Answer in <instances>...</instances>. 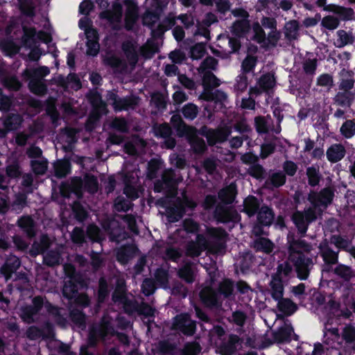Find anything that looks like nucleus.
Segmentation results:
<instances>
[{"instance_id":"obj_1","label":"nucleus","mask_w":355,"mask_h":355,"mask_svg":"<svg viewBox=\"0 0 355 355\" xmlns=\"http://www.w3.org/2000/svg\"><path fill=\"white\" fill-rule=\"evenodd\" d=\"M206 236L207 238L203 234H198L196 241L187 243V255L198 257L205 250L211 253H223L225 248V232L220 228H207Z\"/></svg>"},{"instance_id":"obj_2","label":"nucleus","mask_w":355,"mask_h":355,"mask_svg":"<svg viewBox=\"0 0 355 355\" xmlns=\"http://www.w3.org/2000/svg\"><path fill=\"white\" fill-rule=\"evenodd\" d=\"M292 272V267L288 263H284L278 266L275 275L272 277L270 283V291L272 297L279 300L277 304L278 310L283 314L290 315L297 310V306L289 299H282L284 293L283 282Z\"/></svg>"},{"instance_id":"obj_3","label":"nucleus","mask_w":355,"mask_h":355,"mask_svg":"<svg viewBox=\"0 0 355 355\" xmlns=\"http://www.w3.org/2000/svg\"><path fill=\"white\" fill-rule=\"evenodd\" d=\"M289 260L295 267L297 276L300 279H306L314 262L313 256H309L311 247L302 241H291L288 237Z\"/></svg>"},{"instance_id":"obj_4","label":"nucleus","mask_w":355,"mask_h":355,"mask_svg":"<svg viewBox=\"0 0 355 355\" xmlns=\"http://www.w3.org/2000/svg\"><path fill=\"white\" fill-rule=\"evenodd\" d=\"M125 8V21L127 29H131L137 18V8L132 0H116L112 4V10L102 12L101 18L105 19L112 25L114 28H117L121 21L123 8Z\"/></svg>"},{"instance_id":"obj_5","label":"nucleus","mask_w":355,"mask_h":355,"mask_svg":"<svg viewBox=\"0 0 355 355\" xmlns=\"http://www.w3.org/2000/svg\"><path fill=\"white\" fill-rule=\"evenodd\" d=\"M47 312L53 318L55 322L64 325L65 320L62 316L61 310L53 306L48 302H44L42 297H35L33 299V306L23 307L20 309L21 319L27 322H35L37 319L40 312Z\"/></svg>"},{"instance_id":"obj_6","label":"nucleus","mask_w":355,"mask_h":355,"mask_svg":"<svg viewBox=\"0 0 355 355\" xmlns=\"http://www.w3.org/2000/svg\"><path fill=\"white\" fill-rule=\"evenodd\" d=\"M64 270L68 276L63 287V295L68 299L74 300L75 302L82 306L89 304V298L86 295L78 294V290L86 286L84 281H79L75 274V269L71 265H64Z\"/></svg>"},{"instance_id":"obj_7","label":"nucleus","mask_w":355,"mask_h":355,"mask_svg":"<svg viewBox=\"0 0 355 355\" xmlns=\"http://www.w3.org/2000/svg\"><path fill=\"white\" fill-rule=\"evenodd\" d=\"M24 36L22 39L23 45L30 49L28 58L31 60L37 61L42 54V50L38 47L37 40L44 43L51 41V37L49 33L39 31L37 33L34 28L23 27Z\"/></svg>"},{"instance_id":"obj_8","label":"nucleus","mask_w":355,"mask_h":355,"mask_svg":"<svg viewBox=\"0 0 355 355\" xmlns=\"http://www.w3.org/2000/svg\"><path fill=\"white\" fill-rule=\"evenodd\" d=\"M103 231L95 225H90L87 227V236L93 241L100 242L105 239L104 233L110 235V239L119 242L125 238V234H121V230L118 227V223L115 220H108L103 224Z\"/></svg>"},{"instance_id":"obj_9","label":"nucleus","mask_w":355,"mask_h":355,"mask_svg":"<svg viewBox=\"0 0 355 355\" xmlns=\"http://www.w3.org/2000/svg\"><path fill=\"white\" fill-rule=\"evenodd\" d=\"M123 49L128 60V64L121 61L115 55L107 56L105 61L107 64L119 71H128L129 69L132 70L135 67L138 60L137 46L132 42L128 41L123 43Z\"/></svg>"},{"instance_id":"obj_10","label":"nucleus","mask_w":355,"mask_h":355,"mask_svg":"<svg viewBox=\"0 0 355 355\" xmlns=\"http://www.w3.org/2000/svg\"><path fill=\"white\" fill-rule=\"evenodd\" d=\"M112 313L114 315L106 313L101 323L92 328L89 334V345H94L98 340H105L107 337L114 335L115 331L113 328V318L117 314L114 311Z\"/></svg>"},{"instance_id":"obj_11","label":"nucleus","mask_w":355,"mask_h":355,"mask_svg":"<svg viewBox=\"0 0 355 355\" xmlns=\"http://www.w3.org/2000/svg\"><path fill=\"white\" fill-rule=\"evenodd\" d=\"M50 71L47 67H40L35 69H26L24 75L30 79L29 88L32 92L36 94H43L46 92V86L41 80L46 76Z\"/></svg>"},{"instance_id":"obj_12","label":"nucleus","mask_w":355,"mask_h":355,"mask_svg":"<svg viewBox=\"0 0 355 355\" xmlns=\"http://www.w3.org/2000/svg\"><path fill=\"white\" fill-rule=\"evenodd\" d=\"M196 204L189 199L185 193H182V198H178L173 207H168L166 209V214L168 221L173 223L181 218L185 212L186 208L193 209Z\"/></svg>"},{"instance_id":"obj_13","label":"nucleus","mask_w":355,"mask_h":355,"mask_svg":"<svg viewBox=\"0 0 355 355\" xmlns=\"http://www.w3.org/2000/svg\"><path fill=\"white\" fill-rule=\"evenodd\" d=\"M80 28L85 31L87 42V54L96 55L99 51L97 31L90 27V21L87 17L81 18L78 23Z\"/></svg>"},{"instance_id":"obj_14","label":"nucleus","mask_w":355,"mask_h":355,"mask_svg":"<svg viewBox=\"0 0 355 355\" xmlns=\"http://www.w3.org/2000/svg\"><path fill=\"white\" fill-rule=\"evenodd\" d=\"M88 98L93 106V111L89 117L86 128L87 130H91L94 126L93 123L98 119L101 114L106 113V106L101 100L100 94L96 91L90 92Z\"/></svg>"},{"instance_id":"obj_15","label":"nucleus","mask_w":355,"mask_h":355,"mask_svg":"<svg viewBox=\"0 0 355 355\" xmlns=\"http://www.w3.org/2000/svg\"><path fill=\"white\" fill-rule=\"evenodd\" d=\"M83 189L90 193L96 191L98 189L96 179L94 176L86 175L83 180L79 178H75L71 180L69 185L70 191L74 193L78 198L81 196Z\"/></svg>"},{"instance_id":"obj_16","label":"nucleus","mask_w":355,"mask_h":355,"mask_svg":"<svg viewBox=\"0 0 355 355\" xmlns=\"http://www.w3.org/2000/svg\"><path fill=\"white\" fill-rule=\"evenodd\" d=\"M316 218V213L313 208H309L304 213L296 211L293 216V220L301 234L306 232L309 223Z\"/></svg>"},{"instance_id":"obj_17","label":"nucleus","mask_w":355,"mask_h":355,"mask_svg":"<svg viewBox=\"0 0 355 355\" xmlns=\"http://www.w3.org/2000/svg\"><path fill=\"white\" fill-rule=\"evenodd\" d=\"M107 100L109 103L113 105L114 110L116 111L132 108L138 103V98L136 97L131 96L120 98L113 92L107 93Z\"/></svg>"},{"instance_id":"obj_18","label":"nucleus","mask_w":355,"mask_h":355,"mask_svg":"<svg viewBox=\"0 0 355 355\" xmlns=\"http://www.w3.org/2000/svg\"><path fill=\"white\" fill-rule=\"evenodd\" d=\"M199 133L205 136L207 139L208 143L210 145L215 144L217 142H221L226 139L230 133L229 128L225 127L218 130H210L207 127H203L200 129Z\"/></svg>"},{"instance_id":"obj_19","label":"nucleus","mask_w":355,"mask_h":355,"mask_svg":"<svg viewBox=\"0 0 355 355\" xmlns=\"http://www.w3.org/2000/svg\"><path fill=\"white\" fill-rule=\"evenodd\" d=\"M173 327L184 334L191 336L195 331L196 324L188 314H180L175 317Z\"/></svg>"},{"instance_id":"obj_20","label":"nucleus","mask_w":355,"mask_h":355,"mask_svg":"<svg viewBox=\"0 0 355 355\" xmlns=\"http://www.w3.org/2000/svg\"><path fill=\"white\" fill-rule=\"evenodd\" d=\"M113 300L123 305L125 312L130 313L135 308V304L128 300L125 294L124 281L118 279L116 288L113 293Z\"/></svg>"},{"instance_id":"obj_21","label":"nucleus","mask_w":355,"mask_h":355,"mask_svg":"<svg viewBox=\"0 0 355 355\" xmlns=\"http://www.w3.org/2000/svg\"><path fill=\"white\" fill-rule=\"evenodd\" d=\"M334 197V192L329 188L322 190L319 193L312 192L309 196V200L314 207V209L324 206L326 207L331 203Z\"/></svg>"},{"instance_id":"obj_22","label":"nucleus","mask_w":355,"mask_h":355,"mask_svg":"<svg viewBox=\"0 0 355 355\" xmlns=\"http://www.w3.org/2000/svg\"><path fill=\"white\" fill-rule=\"evenodd\" d=\"M232 14L241 19L234 22L232 26V32L236 35H241L249 28V21L248 20V13L243 9H235L232 11Z\"/></svg>"},{"instance_id":"obj_23","label":"nucleus","mask_w":355,"mask_h":355,"mask_svg":"<svg viewBox=\"0 0 355 355\" xmlns=\"http://www.w3.org/2000/svg\"><path fill=\"white\" fill-rule=\"evenodd\" d=\"M327 0H317V4L320 7H324L325 11L334 12L339 16L341 19L349 20L352 18L353 10L352 8H344L335 4L326 5Z\"/></svg>"},{"instance_id":"obj_24","label":"nucleus","mask_w":355,"mask_h":355,"mask_svg":"<svg viewBox=\"0 0 355 355\" xmlns=\"http://www.w3.org/2000/svg\"><path fill=\"white\" fill-rule=\"evenodd\" d=\"M275 85V79L271 73L262 76L257 85L250 89V94H259L263 92H268Z\"/></svg>"},{"instance_id":"obj_25","label":"nucleus","mask_w":355,"mask_h":355,"mask_svg":"<svg viewBox=\"0 0 355 355\" xmlns=\"http://www.w3.org/2000/svg\"><path fill=\"white\" fill-rule=\"evenodd\" d=\"M155 135L165 139L164 146L168 148H172L175 146V139L171 137V129L167 124H162L154 127Z\"/></svg>"},{"instance_id":"obj_26","label":"nucleus","mask_w":355,"mask_h":355,"mask_svg":"<svg viewBox=\"0 0 355 355\" xmlns=\"http://www.w3.org/2000/svg\"><path fill=\"white\" fill-rule=\"evenodd\" d=\"M171 123L179 135L191 137L195 135V128L187 125L179 114H175L171 117Z\"/></svg>"},{"instance_id":"obj_27","label":"nucleus","mask_w":355,"mask_h":355,"mask_svg":"<svg viewBox=\"0 0 355 355\" xmlns=\"http://www.w3.org/2000/svg\"><path fill=\"white\" fill-rule=\"evenodd\" d=\"M215 215L218 220L223 223L239 220L238 213L232 208L218 206L216 209Z\"/></svg>"},{"instance_id":"obj_28","label":"nucleus","mask_w":355,"mask_h":355,"mask_svg":"<svg viewBox=\"0 0 355 355\" xmlns=\"http://www.w3.org/2000/svg\"><path fill=\"white\" fill-rule=\"evenodd\" d=\"M137 178V172H133L130 177L128 175H125L124 181L125 186L124 188V193L129 198L136 199L139 196L137 189L134 185H132V184L136 182V179Z\"/></svg>"},{"instance_id":"obj_29","label":"nucleus","mask_w":355,"mask_h":355,"mask_svg":"<svg viewBox=\"0 0 355 355\" xmlns=\"http://www.w3.org/2000/svg\"><path fill=\"white\" fill-rule=\"evenodd\" d=\"M20 266V261L16 256H10L6 263L1 268L0 271L4 275L6 280H8L11 274L15 272Z\"/></svg>"},{"instance_id":"obj_30","label":"nucleus","mask_w":355,"mask_h":355,"mask_svg":"<svg viewBox=\"0 0 355 355\" xmlns=\"http://www.w3.org/2000/svg\"><path fill=\"white\" fill-rule=\"evenodd\" d=\"M216 21V17L212 13H208L206 15L205 18L202 21V24H199L196 31L194 33L195 35H200L205 37L206 39L209 40V32L207 28V26H209L211 24L214 23Z\"/></svg>"},{"instance_id":"obj_31","label":"nucleus","mask_w":355,"mask_h":355,"mask_svg":"<svg viewBox=\"0 0 355 355\" xmlns=\"http://www.w3.org/2000/svg\"><path fill=\"white\" fill-rule=\"evenodd\" d=\"M146 146L145 141L139 138L133 137L131 141L127 142L125 146V151L129 155H136L142 152Z\"/></svg>"},{"instance_id":"obj_32","label":"nucleus","mask_w":355,"mask_h":355,"mask_svg":"<svg viewBox=\"0 0 355 355\" xmlns=\"http://www.w3.org/2000/svg\"><path fill=\"white\" fill-rule=\"evenodd\" d=\"M137 249L133 245L123 247L118 250L116 257L119 262L125 264L136 254Z\"/></svg>"},{"instance_id":"obj_33","label":"nucleus","mask_w":355,"mask_h":355,"mask_svg":"<svg viewBox=\"0 0 355 355\" xmlns=\"http://www.w3.org/2000/svg\"><path fill=\"white\" fill-rule=\"evenodd\" d=\"M200 298L207 306L216 305L218 302V295L210 287L204 288L200 292Z\"/></svg>"},{"instance_id":"obj_34","label":"nucleus","mask_w":355,"mask_h":355,"mask_svg":"<svg viewBox=\"0 0 355 355\" xmlns=\"http://www.w3.org/2000/svg\"><path fill=\"white\" fill-rule=\"evenodd\" d=\"M162 180L165 187L169 188L170 194L167 198L172 197L175 193L177 183L173 171L171 169L165 171L162 175Z\"/></svg>"},{"instance_id":"obj_35","label":"nucleus","mask_w":355,"mask_h":355,"mask_svg":"<svg viewBox=\"0 0 355 355\" xmlns=\"http://www.w3.org/2000/svg\"><path fill=\"white\" fill-rule=\"evenodd\" d=\"M27 336L32 340L39 338L42 336H52V327L50 324H46V327L43 329H40L36 327H31L26 332Z\"/></svg>"},{"instance_id":"obj_36","label":"nucleus","mask_w":355,"mask_h":355,"mask_svg":"<svg viewBox=\"0 0 355 355\" xmlns=\"http://www.w3.org/2000/svg\"><path fill=\"white\" fill-rule=\"evenodd\" d=\"M345 150L340 144L332 145L327 151L328 159L331 162L340 160L345 155Z\"/></svg>"},{"instance_id":"obj_37","label":"nucleus","mask_w":355,"mask_h":355,"mask_svg":"<svg viewBox=\"0 0 355 355\" xmlns=\"http://www.w3.org/2000/svg\"><path fill=\"white\" fill-rule=\"evenodd\" d=\"M274 219L272 210L268 207H261L257 215V220L260 224L265 226L271 225Z\"/></svg>"},{"instance_id":"obj_38","label":"nucleus","mask_w":355,"mask_h":355,"mask_svg":"<svg viewBox=\"0 0 355 355\" xmlns=\"http://www.w3.org/2000/svg\"><path fill=\"white\" fill-rule=\"evenodd\" d=\"M236 196V186L234 184H230L226 188L222 189L219 193L218 197L220 200L225 204L232 203Z\"/></svg>"},{"instance_id":"obj_39","label":"nucleus","mask_w":355,"mask_h":355,"mask_svg":"<svg viewBox=\"0 0 355 355\" xmlns=\"http://www.w3.org/2000/svg\"><path fill=\"white\" fill-rule=\"evenodd\" d=\"M243 211L250 217L257 211L259 207V202L255 197L248 196L243 202Z\"/></svg>"},{"instance_id":"obj_40","label":"nucleus","mask_w":355,"mask_h":355,"mask_svg":"<svg viewBox=\"0 0 355 355\" xmlns=\"http://www.w3.org/2000/svg\"><path fill=\"white\" fill-rule=\"evenodd\" d=\"M51 243V239L46 235H43L40 241H36L33 243L31 249V253L33 255L42 253L47 249Z\"/></svg>"},{"instance_id":"obj_41","label":"nucleus","mask_w":355,"mask_h":355,"mask_svg":"<svg viewBox=\"0 0 355 355\" xmlns=\"http://www.w3.org/2000/svg\"><path fill=\"white\" fill-rule=\"evenodd\" d=\"M238 341L236 336H231L229 338L228 343L223 344L218 347V350L221 355H231L235 350V343Z\"/></svg>"},{"instance_id":"obj_42","label":"nucleus","mask_w":355,"mask_h":355,"mask_svg":"<svg viewBox=\"0 0 355 355\" xmlns=\"http://www.w3.org/2000/svg\"><path fill=\"white\" fill-rule=\"evenodd\" d=\"M189 141L192 148L196 153H201L206 148V145L203 139H200L197 136V130L195 129V135L191 137H187Z\"/></svg>"},{"instance_id":"obj_43","label":"nucleus","mask_w":355,"mask_h":355,"mask_svg":"<svg viewBox=\"0 0 355 355\" xmlns=\"http://www.w3.org/2000/svg\"><path fill=\"white\" fill-rule=\"evenodd\" d=\"M54 169L57 177H64L69 173V162L66 160H58L54 164Z\"/></svg>"},{"instance_id":"obj_44","label":"nucleus","mask_w":355,"mask_h":355,"mask_svg":"<svg viewBox=\"0 0 355 355\" xmlns=\"http://www.w3.org/2000/svg\"><path fill=\"white\" fill-rule=\"evenodd\" d=\"M157 45L153 40H148L147 42L139 49L141 55L146 58H151L157 50Z\"/></svg>"},{"instance_id":"obj_45","label":"nucleus","mask_w":355,"mask_h":355,"mask_svg":"<svg viewBox=\"0 0 355 355\" xmlns=\"http://www.w3.org/2000/svg\"><path fill=\"white\" fill-rule=\"evenodd\" d=\"M273 243L266 238H259L254 241V248L257 250L266 253L271 252L273 250Z\"/></svg>"},{"instance_id":"obj_46","label":"nucleus","mask_w":355,"mask_h":355,"mask_svg":"<svg viewBox=\"0 0 355 355\" xmlns=\"http://www.w3.org/2000/svg\"><path fill=\"white\" fill-rule=\"evenodd\" d=\"M338 39L336 40L338 47H343L344 46L352 44L354 41V35L352 33H347L343 30L337 32Z\"/></svg>"},{"instance_id":"obj_47","label":"nucleus","mask_w":355,"mask_h":355,"mask_svg":"<svg viewBox=\"0 0 355 355\" xmlns=\"http://www.w3.org/2000/svg\"><path fill=\"white\" fill-rule=\"evenodd\" d=\"M293 332V329L291 325L285 323L276 333L275 338L279 342H283L288 340L291 336Z\"/></svg>"},{"instance_id":"obj_48","label":"nucleus","mask_w":355,"mask_h":355,"mask_svg":"<svg viewBox=\"0 0 355 355\" xmlns=\"http://www.w3.org/2000/svg\"><path fill=\"white\" fill-rule=\"evenodd\" d=\"M205 5L215 4L217 10L220 13H225L230 8V3L225 0H200Z\"/></svg>"},{"instance_id":"obj_49","label":"nucleus","mask_w":355,"mask_h":355,"mask_svg":"<svg viewBox=\"0 0 355 355\" xmlns=\"http://www.w3.org/2000/svg\"><path fill=\"white\" fill-rule=\"evenodd\" d=\"M18 224L29 236H33L35 234L33 229V221L29 216H24L18 220Z\"/></svg>"},{"instance_id":"obj_50","label":"nucleus","mask_w":355,"mask_h":355,"mask_svg":"<svg viewBox=\"0 0 355 355\" xmlns=\"http://www.w3.org/2000/svg\"><path fill=\"white\" fill-rule=\"evenodd\" d=\"M320 248L322 257L326 263L334 264L337 261L338 256L335 252L326 245H321Z\"/></svg>"},{"instance_id":"obj_51","label":"nucleus","mask_w":355,"mask_h":355,"mask_svg":"<svg viewBox=\"0 0 355 355\" xmlns=\"http://www.w3.org/2000/svg\"><path fill=\"white\" fill-rule=\"evenodd\" d=\"M62 261L60 249L57 251H50L44 256V262L49 266L59 264Z\"/></svg>"},{"instance_id":"obj_52","label":"nucleus","mask_w":355,"mask_h":355,"mask_svg":"<svg viewBox=\"0 0 355 355\" xmlns=\"http://www.w3.org/2000/svg\"><path fill=\"white\" fill-rule=\"evenodd\" d=\"M0 46L2 51L10 56L17 53L19 49V47L10 40L1 41Z\"/></svg>"},{"instance_id":"obj_53","label":"nucleus","mask_w":355,"mask_h":355,"mask_svg":"<svg viewBox=\"0 0 355 355\" xmlns=\"http://www.w3.org/2000/svg\"><path fill=\"white\" fill-rule=\"evenodd\" d=\"M298 23L295 20L287 22L285 25V35L290 40L295 39L298 33Z\"/></svg>"},{"instance_id":"obj_54","label":"nucleus","mask_w":355,"mask_h":355,"mask_svg":"<svg viewBox=\"0 0 355 355\" xmlns=\"http://www.w3.org/2000/svg\"><path fill=\"white\" fill-rule=\"evenodd\" d=\"M22 122V119L19 114H12L9 116L4 121L5 127L8 130H15L19 127Z\"/></svg>"},{"instance_id":"obj_55","label":"nucleus","mask_w":355,"mask_h":355,"mask_svg":"<svg viewBox=\"0 0 355 355\" xmlns=\"http://www.w3.org/2000/svg\"><path fill=\"white\" fill-rule=\"evenodd\" d=\"M159 10H156V13L147 11L143 17L144 24L153 29L159 19Z\"/></svg>"},{"instance_id":"obj_56","label":"nucleus","mask_w":355,"mask_h":355,"mask_svg":"<svg viewBox=\"0 0 355 355\" xmlns=\"http://www.w3.org/2000/svg\"><path fill=\"white\" fill-rule=\"evenodd\" d=\"M202 73L203 76L202 82L205 87H215L219 86V80L211 71H205V73Z\"/></svg>"},{"instance_id":"obj_57","label":"nucleus","mask_w":355,"mask_h":355,"mask_svg":"<svg viewBox=\"0 0 355 355\" xmlns=\"http://www.w3.org/2000/svg\"><path fill=\"white\" fill-rule=\"evenodd\" d=\"M31 166L36 174H44L47 168V161L44 158L34 159L31 162Z\"/></svg>"},{"instance_id":"obj_58","label":"nucleus","mask_w":355,"mask_h":355,"mask_svg":"<svg viewBox=\"0 0 355 355\" xmlns=\"http://www.w3.org/2000/svg\"><path fill=\"white\" fill-rule=\"evenodd\" d=\"M180 277L187 282H192L194 280V271L191 264H186L179 270Z\"/></svg>"},{"instance_id":"obj_59","label":"nucleus","mask_w":355,"mask_h":355,"mask_svg":"<svg viewBox=\"0 0 355 355\" xmlns=\"http://www.w3.org/2000/svg\"><path fill=\"white\" fill-rule=\"evenodd\" d=\"M198 113V107L193 103H188L182 108V114L184 116L190 120L194 119Z\"/></svg>"},{"instance_id":"obj_60","label":"nucleus","mask_w":355,"mask_h":355,"mask_svg":"<svg viewBox=\"0 0 355 355\" xmlns=\"http://www.w3.org/2000/svg\"><path fill=\"white\" fill-rule=\"evenodd\" d=\"M340 132L346 138H351L355 134V122L347 121L341 126Z\"/></svg>"},{"instance_id":"obj_61","label":"nucleus","mask_w":355,"mask_h":355,"mask_svg":"<svg viewBox=\"0 0 355 355\" xmlns=\"http://www.w3.org/2000/svg\"><path fill=\"white\" fill-rule=\"evenodd\" d=\"M206 99L214 101L216 103H220L222 106L225 105V103L227 101V95L222 91L216 90L206 97Z\"/></svg>"},{"instance_id":"obj_62","label":"nucleus","mask_w":355,"mask_h":355,"mask_svg":"<svg viewBox=\"0 0 355 355\" xmlns=\"http://www.w3.org/2000/svg\"><path fill=\"white\" fill-rule=\"evenodd\" d=\"M321 24L322 26L329 30H334L338 26L339 20L337 17L328 15L322 19Z\"/></svg>"},{"instance_id":"obj_63","label":"nucleus","mask_w":355,"mask_h":355,"mask_svg":"<svg viewBox=\"0 0 355 355\" xmlns=\"http://www.w3.org/2000/svg\"><path fill=\"white\" fill-rule=\"evenodd\" d=\"M217 65V61L216 59L211 57L207 58L201 64L199 71L200 73H205V71H211L216 69Z\"/></svg>"},{"instance_id":"obj_64","label":"nucleus","mask_w":355,"mask_h":355,"mask_svg":"<svg viewBox=\"0 0 355 355\" xmlns=\"http://www.w3.org/2000/svg\"><path fill=\"white\" fill-rule=\"evenodd\" d=\"M336 101L342 105H349L354 99L353 95L349 92H339L336 96Z\"/></svg>"}]
</instances>
